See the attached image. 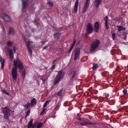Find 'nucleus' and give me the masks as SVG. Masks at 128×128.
<instances>
[{"mask_svg": "<svg viewBox=\"0 0 128 128\" xmlns=\"http://www.w3.org/2000/svg\"><path fill=\"white\" fill-rule=\"evenodd\" d=\"M15 31L14 29L12 27H10L8 32V34L9 35H14L15 34Z\"/></svg>", "mask_w": 128, "mask_h": 128, "instance_id": "18", "label": "nucleus"}, {"mask_svg": "<svg viewBox=\"0 0 128 128\" xmlns=\"http://www.w3.org/2000/svg\"><path fill=\"white\" fill-rule=\"evenodd\" d=\"M2 29L3 31V32H6L5 30V29L4 28V27L3 26H2Z\"/></svg>", "mask_w": 128, "mask_h": 128, "instance_id": "47", "label": "nucleus"}, {"mask_svg": "<svg viewBox=\"0 0 128 128\" xmlns=\"http://www.w3.org/2000/svg\"><path fill=\"white\" fill-rule=\"evenodd\" d=\"M33 43V42H32L28 41L26 44L27 48L28 51L30 54V55L31 56L32 55V51L30 46V44Z\"/></svg>", "mask_w": 128, "mask_h": 128, "instance_id": "8", "label": "nucleus"}, {"mask_svg": "<svg viewBox=\"0 0 128 128\" xmlns=\"http://www.w3.org/2000/svg\"><path fill=\"white\" fill-rule=\"evenodd\" d=\"M122 92H123V93L124 94H126L127 92V91L126 90L124 89L123 90Z\"/></svg>", "mask_w": 128, "mask_h": 128, "instance_id": "37", "label": "nucleus"}, {"mask_svg": "<svg viewBox=\"0 0 128 128\" xmlns=\"http://www.w3.org/2000/svg\"><path fill=\"white\" fill-rule=\"evenodd\" d=\"M2 92L4 93H5V92H6V91H5V90H3L2 91Z\"/></svg>", "mask_w": 128, "mask_h": 128, "instance_id": "58", "label": "nucleus"}, {"mask_svg": "<svg viewBox=\"0 0 128 128\" xmlns=\"http://www.w3.org/2000/svg\"><path fill=\"white\" fill-rule=\"evenodd\" d=\"M14 43L10 41H8L7 43V44L8 46H12L13 44Z\"/></svg>", "mask_w": 128, "mask_h": 128, "instance_id": "26", "label": "nucleus"}, {"mask_svg": "<svg viewBox=\"0 0 128 128\" xmlns=\"http://www.w3.org/2000/svg\"><path fill=\"white\" fill-rule=\"evenodd\" d=\"M73 48V47L72 46H71L70 48V50H71L72 51V50Z\"/></svg>", "mask_w": 128, "mask_h": 128, "instance_id": "52", "label": "nucleus"}, {"mask_svg": "<svg viewBox=\"0 0 128 128\" xmlns=\"http://www.w3.org/2000/svg\"><path fill=\"white\" fill-rule=\"evenodd\" d=\"M90 1V0H86L85 2L83 7V13H86V11L89 7Z\"/></svg>", "mask_w": 128, "mask_h": 128, "instance_id": "7", "label": "nucleus"}, {"mask_svg": "<svg viewBox=\"0 0 128 128\" xmlns=\"http://www.w3.org/2000/svg\"><path fill=\"white\" fill-rule=\"evenodd\" d=\"M73 48V47L72 46H71L70 48V50H71L72 51V50Z\"/></svg>", "mask_w": 128, "mask_h": 128, "instance_id": "51", "label": "nucleus"}, {"mask_svg": "<svg viewBox=\"0 0 128 128\" xmlns=\"http://www.w3.org/2000/svg\"><path fill=\"white\" fill-rule=\"evenodd\" d=\"M80 123V125L83 126H85L86 125H96L95 123L91 122L86 121L85 120L84 121Z\"/></svg>", "mask_w": 128, "mask_h": 128, "instance_id": "10", "label": "nucleus"}, {"mask_svg": "<svg viewBox=\"0 0 128 128\" xmlns=\"http://www.w3.org/2000/svg\"><path fill=\"white\" fill-rule=\"evenodd\" d=\"M60 59V58H56V59L54 60H55V61L56 62V61H58Z\"/></svg>", "mask_w": 128, "mask_h": 128, "instance_id": "50", "label": "nucleus"}, {"mask_svg": "<svg viewBox=\"0 0 128 128\" xmlns=\"http://www.w3.org/2000/svg\"><path fill=\"white\" fill-rule=\"evenodd\" d=\"M45 111V110L44 108V109L41 112L40 114V115H42L43 113H44Z\"/></svg>", "mask_w": 128, "mask_h": 128, "instance_id": "43", "label": "nucleus"}, {"mask_svg": "<svg viewBox=\"0 0 128 128\" xmlns=\"http://www.w3.org/2000/svg\"><path fill=\"white\" fill-rule=\"evenodd\" d=\"M106 76V75H104L103 76L104 77V76Z\"/></svg>", "mask_w": 128, "mask_h": 128, "instance_id": "60", "label": "nucleus"}, {"mask_svg": "<svg viewBox=\"0 0 128 128\" xmlns=\"http://www.w3.org/2000/svg\"><path fill=\"white\" fill-rule=\"evenodd\" d=\"M116 70H117L118 71H120V67L118 66H117L116 68Z\"/></svg>", "mask_w": 128, "mask_h": 128, "instance_id": "46", "label": "nucleus"}, {"mask_svg": "<svg viewBox=\"0 0 128 128\" xmlns=\"http://www.w3.org/2000/svg\"><path fill=\"white\" fill-rule=\"evenodd\" d=\"M16 48L15 46H14L13 47V50L14 51V53H15L16 52Z\"/></svg>", "mask_w": 128, "mask_h": 128, "instance_id": "40", "label": "nucleus"}, {"mask_svg": "<svg viewBox=\"0 0 128 128\" xmlns=\"http://www.w3.org/2000/svg\"><path fill=\"white\" fill-rule=\"evenodd\" d=\"M109 103L111 104H114V101L112 100L110 101V102Z\"/></svg>", "mask_w": 128, "mask_h": 128, "instance_id": "38", "label": "nucleus"}, {"mask_svg": "<svg viewBox=\"0 0 128 128\" xmlns=\"http://www.w3.org/2000/svg\"><path fill=\"white\" fill-rule=\"evenodd\" d=\"M118 32H120L122 30H124L126 28H124L121 26H118Z\"/></svg>", "mask_w": 128, "mask_h": 128, "instance_id": "20", "label": "nucleus"}, {"mask_svg": "<svg viewBox=\"0 0 128 128\" xmlns=\"http://www.w3.org/2000/svg\"><path fill=\"white\" fill-rule=\"evenodd\" d=\"M100 44V41L97 39H95L90 44V50L92 52L96 50Z\"/></svg>", "mask_w": 128, "mask_h": 128, "instance_id": "3", "label": "nucleus"}, {"mask_svg": "<svg viewBox=\"0 0 128 128\" xmlns=\"http://www.w3.org/2000/svg\"><path fill=\"white\" fill-rule=\"evenodd\" d=\"M53 36L54 37V38L56 39H58L60 38V34L58 33H56L53 34Z\"/></svg>", "mask_w": 128, "mask_h": 128, "instance_id": "21", "label": "nucleus"}, {"mask_svg": "<svg viewBox=\"0 0 128 128\" xmlns=\"http://www.w3.org/2000/svg\"><path fill=\"white\" fill-rule=\"evenodd\" d=\"M30 106H31V105H30V103L28 102L27 103V104H26L24 106V107L25 108H26V109H28V108L30 107Z\"/></svg>", "mask_w": 128, "mask_h": 128, "instance_id": "23", "label": "nucleus"}, {"mask_svg": "<svg viewBox=\"0 0 128 128\" xmlns=\"http://www.w3.org/2000/svg\"><path fill=\"white\" fill-rule=\"evenodd\" d=\"M0 16L6 22H9L10 21V16L5 13L1 14Z\"/></svg>", "mask_w": 128, "mask_h": 128, "instance_id": "6", "label": "nucleus"}, {"mask_svg": "<svg viewBox=\"0 0 128 128\" xmlns=\"http://www.w3.org/2000/svg\"><path fill=\"white\" fill-rule=\"evenodd\" d=\"M60 106L58 104H57L56 107L54 108V110H58L59 109Z\"/></svg>", "mask_w": 128, "mask_h": 128, "instance_id": "30", "label": "nucleus"}, {"mask_svg": "<svg viewBox=\"0 0 128 128\" xmlns=\"http://www.w3.org/2000/svg\"><path fill=\"white\" fill-rule=\"evenodd\" d=\"M100 25L98 22H96L94 25V29L95 32H96L98 33L99 31Z\"/></svg>", "mask_w": 128, "mask_h": 128, "instance_id": "12", "label": "nucleus"}, {"mask_svg": "<svg viewBox=\"0 0 128 128\" xmlns=\"http://www.w3.org/2000/svg\"><path fill=\"white\" fill-rule=\"evenodd\" d=\"M55 62L56 61H55V60H54L52 62V64H55Z\"/></svg>", "mask_w": 128, "mask_h": 128, "instance_id": "54", "label": "nucleus"}, {"mask_svg": "<svg viewBox=\"0 0 128 128\" xmlns=\"http://www.w3.org/2000/svg\"><path fill=\"white\" fill-rule=\"evenodd\" d=\"M71 50H69L68 51V53L69 54L71 52Z\"/></svg>", "mask_w": 128, "mask_h": 128, "instance_id": "57", "label": "nucleus"}, {"mask_svg": "<svg viewBox=\"0 0 128 128\" xmlns=\"http://www.w3.org/2000/svg\"><path fill=\"white\" fill-rule=\"evenodd\" d=\"M76 42V40L74 39L73 41L72 44L71 45V46L74 47V46L75 43Z\"/></svg>", "mask_w": 128, "mask_h": 128, "instance_id": "34", "label": "nucleus"}, {"mask_svg": "<svg viewBox=\"0 0 128 128\" xmlns=\"http://www.w3.org/2000/svg\"><path fill=\"white\" fill-rule=\"evenodd\" d=\"M29 0H22V10L24 11V10L26 8L27 5V2Z\"/></svg>", "mask_w": 128, "mask_h": 128, "instance_id": "13", "label": "nucleus"}, {"mask_svg": "<svg viewBox=\"0 0 128 128\" xmlns=\"http://www.w3.org/2000/svg\"><path fill=\"white\" fill-rule=\"evenodd\" d=\"M102 0H94V3L96 8H98Z\"/></svg>", "mask_w": 128, "mask_h": 128, "instance_id": "15", "label": "nucleus"}, {"mask_svg": "<svg viewBox=\"0 0 128 128\" xmlns=\"http://www.w3.org/2000/svg\"><path fill=\"white\" fill-rule=\"evenodd\" d=\"M4 60H3L2 61L1 63L2 67H1V69L2 70L4 68Z\"/></svg>", "mask_w": 128, "mask_h": 128, "instance_id": "32", "label": "nucleus"}, {"mask_svg": "<svg viewBox=\"0 0 128 128\" xmlns=\"http://www.w3.org/2000/svg\"><path fill=\"white\" fill-rule=\"evenodd\" d=\"M50 102V101L49 100H48L46 101L45 104H44L43 106L44 107H45L47 105L49 104Z\"/></svg>", "mask_w": 128, "mask_h": 128, "instance_id": "27", "label": "nucleus"}, {"mask_svg": "<svg viewBox=\"0 0 128 128\" xmlns=\"http://www.w3.org/2000/svg\"><path fill=\"white\" fill-rule=\"evenodd\" d=\"M55 67V64H54L51 67V69L52 70L54 69Z\"/></svg>", "mask_w": 128, "mask_h": 128, "instance_id": "45", "label": "nucleus"}, {"mask_svg": "<svg viewBox=\"0 0 128 128\" xmlns=\"http://www.w3.org/2000/svg\"><path fill=\"white\" fill-rule=\"evenodd\" d=\"M34 21L35 23L38 26V22L36 21V20H34Z\"/></svg>", "mask_w": 128, "mask_h": 128, "instance_id": "48", "label": "nucleus"}, {"mask_svg": "<svg viewBox=\"0 0 128 128\" xmlns=\"http://www.w3.org/2000/svg\"><path fill=\"white\" fill-rule=\"evenodd\" d=\"M32 128H34V127L33 126V127H32Z\"/></svg>", "mask_w": 128, "mask_h": 128, "instance_id": "61", "label": "nucleus"}, {"mask_svg": "<svg viewBox=\"0 0 128 128\" xmlns=\"http://www.w3.org/2000/svg\"><path fill=\"white\" fill-rule=\"evenodd\" d=\"M3 112L4 118L8 120L10 116V110L8 107H6L3 108Z\"/></svg>", "mask_w": 128, "mask_h": 128, "instance_id": "4", "label": "nucleus"}, {"mask_svg": "<svg viewBox=\"0 0 128 128\" xmlns=\"http://www.w3.org/2000/svg\"><path fill=\"white\" fill-rule=\"evenodd\" d=\"M70 75H72L71 77V80H72L73 78L76 76V71L74 70H72L71 71V73Z\"/></svg>", "mask_w": 128, "mask_h": 128, "instance_id": "16", "label": "nucleus"}, {"mask_svg": "<svg viewBox=\"0 0 128 128\" xmlns=\"http://www.w3.org/2000/svg\"><path fill=\"white\" fill-rule=\"evenodd\" d=\"M30 104L32 107L35 106L36 104V101L35 98H33L31 100Z\"/></svg>", "mask_w": 128, "mask_h": 128, "instance_id": "14", "label": "nucleus"}, {"mask_svg": "<svg viewBox=\"0 0 128 128\" xmlns=\"http://www.w3.org/2000/svg\"><path fill=\"white\" fill-rule=\"evenodd\" d=\"M63 70H61L58 71V73L55 78L54 81V85L58 84L64 77L65 74L64 72H63Z\"/></svg>", "mask_w": 128, "mask_h": 128, "instance_id": "2", "label": "nucleus"}, {"mask_svg": "<svg viewBox=\"0 0 128 128\" xmlns=\"http://www.w3.org/2000/svg\"><path fill=\"white\" fill-rule=\"evenodd\" d=\"M22 38L23 39V40H24L25 42H26V37L24 36H23V34H22Z\"/></svg>", "mask_w": 128, "mask_h": 128, "instance_id": "36", "label": "nucleus"}, {"mask_svg": "<svg viewBox=\"0 0 128 128\" xmlns=\"http://www.w3.org/2000/svg\"><path fill=\"white\" fill-rule=\"evenodd\" d=\"M76 119L80 121H84V118H80V117H78Z\"/></svg>", "mask_w": 128, "mask_h": 128, "instance_id": "25", "label": "nucleus"}, {"mask_svg": "<svg viewBox=\"0 0 128 128\" xmlns=\"http://www.w3.org/2000/svg\"><path fill=\"white\" fill-rule=\"evenodd\" d=\"M2 61V57L0 56V62H1Z\"/></svg>", "mask_w": 128, "mask_h": 128, "instance_id": "49", "label": "nucleus"}, {"mask_svg": "<svg viewBox=\"0 0 128 128\" xmlns=\"http://www.w3.org/2000/svg\"><path fill=\"white\" fill-rule=\"evenodd\" d=\"M97 67L98 65L97 64H93V69L94 70H96Z\"/></svg>", "mask_w": 128, "mask_h": 128, "instance_id": "29", "label": "nucleus"}, {"mask_svg": "<svg viewBox=\"0 0 128 128\" xmlns=\"http://www.w3.org/2000/svg\"><path fill=\"white\" fill-rule=\"evenodd\" d=\"M105 25L106 26V29L108 30V23H105Z\"/></svg>", "mask_w": 128, "mask_h": 128, "instance_id": "42", "label": "nucleus"}, {"mask_svg": "<svg viewBox=\"0 0 128 128\" xmlns=\"http://www.w3.org/2000/svg\"><path fill=\"white\" fill-rule=\"evenodd\" d=\"M109 96V95L108 94H105V97L106 98H107Z\"/></svg>", "mask_w": 128, "mask_h": 128, "instance_id": "44", "label": "nucleus"}, {"mask_svg": "<svg viewBox=\"0 0 128 128\" xmlns=\"http://www.w3.org/2000/svg\"><path fill=\"white\" fill-rule=\"evenodd\" d=\"M80 54V50L79 48H76L75 53L74 60L75 61L78 58Z\"/></svg>", "mask_w": 128, "mask_h": 128, "instance_id": "9", "label": "nucleus"}, {"mask_svg": "<svg viewBox=\"0 0 128 128\" xmlns=\"http://www.w3.org/2000/svg\"><path fill=\"white\" fill-rule=\"evenodd\" d=\"M33 119H31L30 120L29 122L28 123V128H30L32 126V122H33Z\"/></svg>", "mask_w": 128, "mask_h": 128, "instance_id": "22", "label": "nucleus"}, {"mask_svg": "<svg viewBox=\"0 0 128 128\" xmlns=\"http://www.w3.org/2000/svg\"><path fill=\"white\" fill-rule=\"evenodd\" d=\"M105 25L106 26V29L108 30V23H105Z\"/></svg>", "mask_w": 128, "mask_h": 128, "instance_id": "41", "label": "nucleus"}, {"mask_svg": "<svg viewBox=\"0 0 128 128\" xmlns=\"http://www.w3.org/2000/svg\"><path fill=\"white\" fill-rule=\"evenodd\" d=\"M98 92V91H97V93H96V94Z\"/></svg>", "mask_w": 128, "mask_h": 128, "instance_id": "63", "label": "nucleus"}, {"mask_svg": "<svg viewBox=\"0 0 128 128\" xmlns=\"http://www.w3.org/2000/svg\"><path fill=\"white\" fill-rule=\"evenodd\" d=\"M41 42L42 43V44L43 45L45 43V42L44 41H42Z\"/></svg>", "mask_w": 128, "mask_h": 128, "instance_id": "53", "label": "nucleus"}, {"mask_svg": "<svg viewBox=\"0 0 128 128\" xmlns=\"http://www.w3.org/2000/svg\"><path fill=\"white\" fill-rule=\"evenodd\" d=\"M78 0H76L74 4V13H76L77 12L78 6Z\"/></svg>", "mask_w": 128, "mask_h": 128, "instance_id": "17", "label": "nucleus"}, {"mask_svg": "<svg viewBox=\"0 0 128 128\" xmlns=\"http://www.w3.org/2000/svg\"><path fill=\"white\" fill-rule=\"evenodd\" d=\"M13 65L14 67L12 68L11 71L12 76L13 79L15 80L17 78V69L18 68L20 70L19 72L23 79L24 80L26 72L25 71V69L23 68L24 66L22 62L18 58H17L16 60H14Z\"/></svg>", "mask_w": 128, "mask_h": 128, "instance_id": "1", "label": "nucleus"}, {"mask_svg": "<svg viewBox=\"0 0 128 128\" xmlns=\"http://www.w3.org/2000/svg\"><path fill=\"white\" fill-rule=\"evenodd\" d=\"M94 30V28L92 25L90 23H88L86 26V34H90L92 33Z\"/></svg>", "mask_w": 128, "mask_h": 128, "instance_id": "5", "label": "nucleus"}, {"mask_svg": "<svg viewBox=\"0 0 128 128\" xmlns=\"http://www.w3.org/2000/svg\"><path fill=\"white\" fill-rule=\"evenodd\" d=\"M47 3L50 7H52L53 6V3L50 2L49 1L47 2Z\"/></svg>", "mask_w": 128, "mask_h": 128, "instance_id": "31", "label": "nucleus"}, {"mask_svg": "<svg viewBox=\"0 0 128 128\" xmlns=\"http://www.w3.org/2000/svg\"><path fill=\"white\" fill-rule=\"evenodd\" d=\"M54 112V114L56 112Z\"/></svg>", "mask_w": 128, "mask_h": 128, "instance_id": "62", "label": "nucleus"}, {"mask_svg": "<svg viewBox=\"0 0 128 128\" xmlns=\"http://www.w3.org/2000/svg\"><path fill=\"white\" fill-rule=\"evenodd\" d=\"M64 90L63 89H61L56 93V94L57 96H62L63 95V93L64 92Z\"/></svg>", "mask_w": 128, "mask_h": 128, "instance_id": "19", "label": "nucleus"}, {"mask_svg": "<svg viewBox=\"0 0 128 128\" xmlns=\"http://www.w3.org/2000/svg\"><path fill=\"white\" fill-rule=\"evenodd\" d=\"M42 123L41 122L38 123L37 126L36 128H40L42 126Z\"/></svg>", "mask_w": 128, "mask_h": 128, "instance_id": "28", "label": "nucleus"}, {"mask_svg": "<svg viewBox=\"0 0 128 128\" xmlns=\"http://www.w3.org/2000/svg\"><path fill=\"white\" fill-rule=\"evenodd\" d=\"M5 93L8 96L9 95V94L7 92H5Z\"/></svg>", "mask_w": 128, "mask_h": 128, "instance_id": "55", "label": "nucleus"}, {"mask_svg": "<svg viewBox=\"0 0 128 128\" xmlns=\"http://www.w3.org/2000/svg\"><path fill=\"white\" fill-rule=\"evenodd\" d=\"M115 35L114 33H113L112 34V37L113 40H114Z\"/></svg>", "mask_w": 128, "mask_h": 128, "instance_id": "39", "label": "nucleus"}, {"mask_svg": "<svg viewBox=\"0 0 128 128\" xmlns=\"http://www.w3.org/2000/svg\"><path fill=\"white\" fill-rule=\"evenodd\" d=\"M6 53L7 54V53H8L9 55L10 56V58L12 59L13 58L14 54L10 48L8 49L6 52Z\"/></svg>", "mask_w": 128, "mask_h": 128, "instance_id": "11", "label": "nucleus"}, {"mask_svg": "<svg viewBox=\"0 0 128 128\" xmlns=\"http://www.w3.org/2000/svg\"><path fill=\"white\" fill-rule=\"evenodd\" d=\"M30 113V110L28 109L26 113V114L25 116V118H26L29 115Z\"/></svg>", "mask_w": 128, "mask_h": 128, "instance_id": "24", "label": "nucleus"}, {"mask_svg": "<svg viewBox=\"0 0 128 128\" xmlns=\"http://www.w3.org/2000/svg\"><path fill=\"white\" fill-rule=\"evenodd\" d=\"M127 82L128 84V80H127Z\"/></svg>", "mask_w": 128, "mask_h": 128, "instance_id": "59", "label": "nucleus"}, {"mask_svg": "<svg viewBox=\"0 0 128 128\" xmlns=\"http://www.w3.org/2000/svg\"><path fill=\"white\" fill-rule=\"evenodd\" d=\"M47 79V78H44V79L42 78H40V80H42V82L43 83H44L45 81Z\"/></svg>", "mask_w": 128, "mask_h": 128, "instance_id": "35", "label": "nucleus"}, {"mask_svg": "<svg viewBox=\"0 0 128 128\" xmlns=\"http://www.w3.org/2000/svg\"><path fill=\"white\" fill-rule=\"evenodd\" d=\"M47 47V46H44L43 48V50H44L46 49Z\"/></svg>", "mask_w": 128, "mask_h": 128, "instance_id": "56", "label": "nucleus"}, {"mask_svg": "<svg viewBox=\"0 0 128 128\" xmlns=\"http://www.w3.org/2000/svg\"><path fill=\"white\" fill-rule=\"evenodd\" d=\"M108 17L107 16H106L104 18V20L105 21V23H108Z\"/></svg>", "mask_w": 128, "mask_h": 128, "instance_id": "33", "label": "nucleus"}]
</instances>
